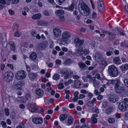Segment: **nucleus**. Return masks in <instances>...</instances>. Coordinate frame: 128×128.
Wrapping results in <instances>:
<instances>
[{
    "instance_id": "1",
    "label": "nucleus",
    "mask_w": 128,
    "mask_h": 128,
    "mask_svg": "<svg viewBox=\"0 0 128 128\" xmlns=\"http://www.w3.org/2000/svg\"><path fill=\"white\" fill-rule=\"evenodd\" d=\"M110 82L113 85H114V89L116 92L118 93H121L124 90V88L123 86L120 84L121 83L120 80L118 78L110 80Z\"/></svg>"
},
{
    "instance_id": "2",
    "label": "nucleus",
    "mask_w": 128,
    "mask_h": 128,
    "mask_svg": "<svg viewBox=\"0 0 128 128\" xmlns=\"http://www.w3.org/2000/svg\"><path fill=\"white\" fill-rule=\"evenodd\" d=\"M78 8H81L82 10L84 11L82 14L84 16H87L90 13V10L88 7L84 2L82 0H80V4L78 6Z\"/></svg>"
},
{
    "instance_id": "3",
    "label": "nucleus",
    "mask_w": 128,
    "mask_h": 128,
    "mask_svg": "<svg viewBox=\"0 0 128 128\" xmlns=\"http://www.w3.org/2000/svg\"><path fill=\"white\" fill-rule=\"evenodd\" d=\"M71 34L68 32H64L62 34V38L60 40L61 44L64 45L67 44L69 43L70 41L68 39L70 38Z\"/></svg>"
},
{
    "instance_id": "4",
    "label": "nucleus",
    "mask_w": 128,
    "mask_h": 128,
    "mask_svg": "<svg viewBox=\"0 0 128 128\" xmlns=\"http://www.w3.org/2000/svg\"><path fill=\"white\" fill-rule=\"evenodd\" d=\"M61 73L62 74L65 75L64 77V79H67L69 78H71L73 74V71L69 68L62 70Z\"/></svg>"
},
{
    "instance_id": "5",
    "label": "nucleus",
    "mask_w": 128,
    "mask_h": 128,
    "mask_svg": "<svg viewBox=\"0 0 128 128\" xmlns=\"http://www.w3.org/2000/svg\"><path fill=\"white\" fill-rule=\"evenodd\" d=\"M108 71L110 76L112 77L116 76L118 74V72L117 68L113 65L109 66Z\"/></svg>"
},
{
    "instance_id": "6",
    "label": "nucleus",
    "mask_w": 128,
    "mask_h": 128,
    "mask_svg": "<svg viewBox=\"0 0 128 128\" xmlns=\"http://www.w3.org/2000/svg\"><path fill=\"white\" fill-rule=\"evenodd\" d=\"M13 77V73L10 71H8L4 74V77L5 81L10 82L12 80Z\"/></svg>"
},
{
    "instance_id": "7",
    "label": "nucleus",
    "mask_w": 128,
    "mask_h": 128,
    "mask_svg": "<svg viewBox=\"0 0 128 128\" xmlns=\"http://www.w3.org/2000/svg\"><path fill=\"white\" fill-rule=\"evenodd\" d=\"M26 73L24 71L21 70L18 71L16 75V78L18 80H22L25 78Z\"/></svg>"
},
{
    "instance_id": "8",
    "label": "nucleus",
    "mask_w": 128,
    "mask_h": 128,
    "mask_svg": "<svg viewBox=\"0 0 128 128\" xmlns=\"http://www.w3.org/2000/svg\"><path fill=\"white\" fill-rule=\"evenodd\" d=\"M74 43L75 47H78V46H80L83 44L84 40H80L77 37L74 39Z\"/></svg>"
},
{
    "instance_id": "9",
    "label": "nucleus",
    "mask_w": 128,
    "mask_h": 128,
    "mask_svg": "<svg viewBox=\"0 0 128 128\" xmlns=\"http://www.w3.org/2000/svg\"><path fill=\"white\" fill-rule=\"evenodd\" d=\"M128 107L127 104L124 102H120L118 106V108L121 111H124L126 110Z\"/></svg>"
},
{
    "instance_id": "10",
    "label": "nucleus",
    "mask_w": 128,
    "mask_h": 128,
    "mask_svg": "<svg viewBox=\"0 0 128 128\" xmlns=\"http://www.w3.org/2000/svg\"><path fill=\"white\" fill-rule=\"evenodd\" d=\"M54 36L56 38H59L61 35V31L58 28H54L53 29Z\"/></svg>"
},
{
    "instance_id": "11",
    "label": "nucleus",
    "mask_w": 128,
    "mask_h": 128,
    "mask_svg": "<svg viewBox=\"0 0 128 128\" xmlns=\"http://www.w3.org/2000/svg\"><path fill=\"white\" fill-rule=\"evenodd\" d=\"M75 54L78 56H80L83 55V48L81 47H79L76 48Z\"/></svg>"
},
{
    "instance_id": "12",
    "label": "nucleus",
    "mask_w": 128,
    "mask_h": 128,
    "mask_svg": "<svg viewBox=\"0 0 128 128\" xmlns=\"http://www.w3.org/2000/svg\"><path fill=\"white\" fill-rule=\"evenodd\" d=\"M32 121L34 123L37 124H41L43 122L42 119L40 117L34 118Z\"/></svg>"
},
{
    "instance_id": "13",
    "label": "nucleus",
    "mask_w": 128,
    "mask_h": 128,
    "mask_svg": "<svg viewBox=\"0 0 128 128\" xmlns=\"http://www.w3.org/2000/svg\"><path fill=\"white\" fill-rule=\"evenodd\" d=\"M118 100V98L117 96H111L110 98V101L112 103H114L117 102Z\"/></svg>"
},
{
    "instance_id": "14",
    "label": "nucleus",
    "mask_w": 128,
    "mask_h": 128,
    "mask_svg": "<svg viewBox=\"0 0 128 128\" xmlns=\"http://www.w3.org/2000/svg\"><path fill=\"white\" fill-rule=\"evenodd\" d=\"M94 56L96 59L99 60V62L101 60L102 57V54L100 52H97Z\"/></svg>"
},
{
    "instance_id": "15",
    "label": "nucleus",
    "mask_w": 128,
    "mask_h": 128,
    "mask_svg": "<svg viewBox=\"0 0 128 128\" xmlns=\"http://www.w3.org/2000/svg\"><path fill=\"white\" fill-rule=\"evenodd\" d=\"M36 94L40 97H42L44 94L43 90L40 89H36L35 90Z\"/></svg>"
},
{
    "instance_id": "16",
    "label": "nucleus",
    "mask_w": 128,
    "mask_h": 128,
    "mask_svg": "<svg viewBox=\"0 0 128 128\" xmlns=\"http://www.w3.org/2000/svg\"><path fill=\"white\" fill-rule=\"evenodd\" d=\"M92 78L90 75H87L86 76H83L82 77V79L84 82H87L89 80L91 81L92 80Z\"/></svg>"
},
{
    "instance_id": "17",
    "label": "nucleus",
    "mask_w": 128,
    "mask_h": 128,
    "mask_svg": "<svg viewBox=\"0 0 128 128\" xmlns=\"http://www.w3.org/2000/svg\"><path fill=\"white\" fill-rule=\"evenodd\" d=\"M91 82L93 83V86L96 87L98 86L100 84V82L97 80H96L94 77L92 78L91 80Z\"/></svg>"
},
{
    "instance_id": "18",
    "label": "nucleus",
    "mask_w": 128,
    "mask_h": 128,
    "mask_svg": "<svg viewBox=\"0 0 128 128\" xmlns=\"http://www.w3.org/2000/svg\"><path fill=\"white\" fill-rule=\"evenodd\" d=\"M37 54L35 52H33L30 55V60H36L37 58Z\"/></svg>"
},
{
    "instance_id": "19",
    "label": "nucleus",
    "mask_w": 128,
    "mask_h": 128,
    "mask_svg": "<svg viewBox=\"0 0 128 128\" xmlns=\"http://www.w3.org/2000/svg\"><path fill=\"white\" fill-rule=\"evenodd\" d=\"M68 122L66 125L69 126L72 124L73 123V119L72 117L70 116H69L68 118Z\"/></svg>"
},
{
    "instance_id": "20",
    "label": "nucleus",
    "mask_w": 128,
    "mask_h": 128,
    "mask_svg": "<svg viewBox=\"0 0 128 128\" xmlns=\"http://www.w3.org/2000/svg\"><path fill=\"white\" fill-rule=\"evenodd\" d=\"M38 24L39 26H47L48 24L47 22L43 20L38 21Z\"/></svg>"
},
{
    "instance_id": "21",
    "label": "nucleus",
    "mask_w": 128,
    "mask_h": 128,
    "mask_svg": "<svg viewBox=\"0 0 128 128\" xmlns=\"http://www.w3.org/2000/svg\"><path fill=\"white\" fill-rule=\"evenodd\" d=\"M114 62L116 64H120V60L119 57H116L113 58Z\"/></svg>"
},
{
    "instance_id": "22",
    "label": "nucleus",
    "mask_w": 128,
    "mask_h": 128,
    "mask_svg": "<svg viewBox=\"0 0 128 128\" xmlns=\"http://www.w3.org/2000/svg\"><path fill=\"white\" fill-rule=\"evenodd\" d=\"M55 13L56 16H59L64 14V12L63 10H57Z\"/></svg>"
},
{
    "instance_id": "23",
    "label": "nucleus",
    "mask_w": 128,
    "mask_h": 128,
    "mask_svg": "<svg viewBox=\"0 0 128 128\" xmlns=\"http://www.w3.org/2000/svg\"><path fill=\"white\" fill-rule=\"evenodd\" d=\"M68 116L66 114H61L60 116V119L61 122L67 118Z\"/></svg>"
},
{
    "instance_id": "24",
    "label": "nucleus",
    "mask_w": 128,
    "mask_h": 128,
    "mask_svg": "<svg viewBox=\"0 0 128 128\" xmlns=\"http://www.w3.org/2000/svg\"><path fill=\"white\" fill-rule=\"evenodd\" d=\"M81 86L80 82L78 80H76L74 82V86L77 88H80Z\"/></svg>"
},
{
    "instance_id": "25",
    "label": "nucleus",
    "mask_w": 128,
    "mask_h": 128,
    "mask_svg": "<svg viewBox=\"0 0 128 128\" xmlns=\"http://www.w3.org/2000/svg\"><path fill=\"white\" fill-rule=\"evenodd\" d=\"M41 17V15L40 14H35L32 16V19L34 20L38 19Z\"/></svg>"
},
{
    "instance_id": "26",
    "label": "nucleus",
    "mask_w": 128,
    "mask_h": 128,
    "mask_svg": "<svg viewBox=\"0 0 128 128\" xmlns=\"http://www.w3.org/2000/svg\"><path fill=\"white\" fill-rule=\"evenodd\" d=\"M8 44L10 46V48L13 51H14L15 50L16 46L14 43L12 42H9Z\"/></svg>"
},
{
    "instance_id": "27",
    "label": "nucleus",
    "mask_w": 128,
    "mask_h": 128,
    "mask_svg": "<svg viewBox=\"0 0 128 128\" xmlns=\"http://www.w3.org/2000/svg\"><path fill=\"white\" fill-rule=\"evenodd\" d=\"M22 82V81H20L16 83V88L18 89H20L21 86H22L23 84Z\"/></svg>"
},
{
    "instance_id": "28",
    "label": "nucleus",
    "mask_w": 128,
    "mask_h": 128,
    "mask_svg": "<svg viewBox=\"0 0 128 128\" xmlns=\"http://www.w3.org/2000/svg\"><path fill=\"white\" fill-rule=\"evenodd\" d=\"M78 65L80 67L82 70H85L86 68V66L85 64L82 62H80L78 63Z\"/></svg>"
},
{
    "instance_id": "29",
    "label": "nucleus",
    "mask_w": 128,
    "mask_h": 128,
    "mask_svg": "<svg viewBox=\"0 0 128 128\" xmlns=\"http://www.w3.org/2000/svg\"><path fill=\"white\" fill-rule=\"evenodd\" d=\"M39 45L40 46L42 49H44L48 45V44L46 42H44L40 44Z\"/></svg>"
},
{
    "instance_id": "30",
    "label": "nucleus",
    "mask_w": 128,
    "mask_h": 128,
    "mask_svg": "<svg viewBox=\"0 0 128 128\" xmlns=\"http://www.w3.org/2000/svg\"><path fill=\"white\" fill-rule=\"evenodd\" d=\"M98 9L99 11H102V10L103 9L104 6L103 2H102L101 4L98 3Z\"/></svg>"
},
{
    "instance_id": "31",
    "label": "nucleus",
    "mask_w": 128,
    "mask_h": 128,
    "mask_svg": "<svg viewBox=\"0 0 128 128\" xmlns=\"http://www.w3.org/2000/svg\"><path fill=\"white\" fill-rule=\"evenodd\" d=\"M109 37L111 39H114L116 36L115 34L114 33L110 32L108 34Z\"/></svg>"
},
{
    "instance_id": "32",
    "label": "nucleus",
    "mask_w": 128,
    "mask_h": 128,
    "mask_svg": "<svg viewBox=\"0 0 128 128\" xmlns=\"http://www.w3.org/2000/svg\"><path fill=\"white\" fill-rule=\"evenodd\" d=\"M36 75L32 73L29 74L28 76L31 80H33L36 77Z\"/></svg>"
},
{
    "instance_id": "33",
    "label": "nucleus",
    "mask_w": 128,
    "mask_h": 128,
    "mask_svg": "<svg viewBox=\"0 0 128 128\" xmlns=\"http://www.w3.org/2000/svg\"><path fill=\"white\" fill-rule=\"evenodd\" d=\"M65 93L66 94V96H65V98L66 99H68L70 98V91L69 90H66L65 91Z\"/></svg>"
},
{
    "instance_id": "34",
    "label": "nucleus",
    "mask_w": 128,
    "mask_h": 128,
    "mask_svg": "<svg viewBox=\"0 0 128 128\" xmlns=\"http://www.w3.org/2000/svg\"><path fill=\"white\" fill-rule=\"evenodd\" d=\"M97 119L96 118H93V117H91L90 118V122L92 124H94L96 123L97 122Z\"/></svg>"
},
{
    "instance_id": "35",
    "label": "nucleus",
    "mask_w": 128,
    "mask_h": 128,
    "mask_svg": "<svg viewBox=\"0 0 128 128\" xmlns=\"http://www.w3.org/2000/svg\"><path fill=\"white\" fill-rule=\"evenodd\" d=\"M116 29L119 31V34L122 36L124 35V34L122 30L120 28H119L118 27H117L116 28Z\"/></svg>"
},
{
    "instance_id": "36",
    "label": "nucleus",
    "mask_w": 128,
    "mask_h": 128,
    "mask_svg": "<svg viewBox=\"0 0 128 128\" xmlns=\"http://www.w3.org/2000/svg\"><path fill=\"white\" fill-rule=\"evenodd\" d=\"M71 63V60L70 59H67L64 62V65H68Z\"/></svg>"
},
{
    "instance_id": "37",
    "label": "nucleus",
    "mask_w": 128,
    "mask_h": 128,
    "mask_svg": "<svg viewBox=\"0 0 128 128\" xmlns=\"http://www.w3.org/2000/svg\"><path fill=\"white\" fill-rule=\"evenodd\" d=\"M89 52L90 51L88 49H86L84 50L83 49V54H84L85 55H86L87 54H88Z\"/></svg>"
},
{
    "instance_id": "38",
    "label": "nucleus",
    "mask_w": 128,
    "mask_h": 128,
    "mask_svg": "<svg viewBox=\"0 0 128 128\" xmlns=\"http://www.w3.org/2000/svg\"><path fill=\"white\" fill-rule=\"evenodd\" d=\"M60 76L58 74H54L53 76V79L56 80H58L60 78Z\"/></svg>"
},
{
    "instance_id": "39",
    "label": "nucleus",
    "mask_w": 128,
    "mask_h": 128,
    "mask_svg": "<svg viewBox=\"0 0 128 128\" xmlns=\"http://www.w3.org/2000/svg\"><path fill=\"white\" fill-rule=\"evenodd\" d=\"M74 8V5L73 3H72L68 7V10L72 11Z\"/></svg>"
},
{
    "instance_id": "40",
    "label": "nucleus",
    "mask_w": 128,
    "mask_h": 128,
    "mask_svg": "<svg viewBox=\"0 0 128 128\" xmlns=\"http://www.w3.org/2000/svg\"><path fill=\"white\" fill-rule=\"evenodd\" d=\"M23 99L24 98L22 96L18 97L16 99V100L19 102H24Z\"/></svg>"
},
{
    "instance_id": "41",
    "label": "nucleus",
    "mask_w": 128,
    "mask_h": 128,
    "mask_svg": "<svg viewBox=\"0 0 128 128\" xmlns=\"http://www.w3.org/2000/svg\"><path fill=\"white\" fill-rule=\"evenodd\" d=\"M73 82V80H71L70 79L69 80H68V81H67L64 83V84L66 86H68L69 84L72 83Z\"/></svg>"
},
{
    "instance_id": "42",
    "label": "nucleus",
    "mask_w": 128,
    "mask_h": 128,
    "mask_svg": "<svg viewBox=\"0 0 128 128\" xmlns=\"http://www.w3.org/2000/svg\"><path fill=\"white\" fill-rule=\"evenodd\" d=\"M50 47V48H52L54 46V42L52 40H50L49 42Z\"/></svg>"
},
{
    "instance_id": "43",
    "label": "nucleus",
    "mask_w": 128,
    "mask_h": 128,
    "mask_svg": "<svg viewBox=\"0 0 128 128\" xmlns=\"http://www.w3.org/2000/svg\"><path fill=\"white\" fill-rule=\"evenodd\" d=\"M115 121L114 119L113 118H110L108 120V122L110 123H113Z\"/></svg>"
},
{
    "instance_id": "44",
    "label": "nucleus",
    "mask_w": 128,
    "mask_h": 128,
    "mask_svg": "<svg viewBox=\"0 0 128 128\" xmlns=\"http://www.w3.org/2000/svg\"><path fill=\"white\" fill-rule=\"evenodd\" d=\"M57 2H58V4L61 5L64 2H65L66 0H56Z\"/></svg>"
},
{
    "instance_id": "45",
    "label": "nucleus",
    "mask_w": 128,
    "mask_h": 128,
    "mask_svg": "<svg viewBox=\"0 0 128 128\" xmlns=\"http://www.w3.org/2000/svg\"><path fill=\"white\" fill-rule=\"evenodd\" d=\"M1 124L2 125L3 128H6L7 126L5 122L2 121L1 123Z\"/></svg>"
},
{
    "instance_id": "46",
    "label": "nucleus",
    "mask_w": 128,
    "mask_h": 128,
    "mask_svg": "<svg viewBox=\"0 0 128 128\" xmlns=\"http://www.w3.org/2000/svg\"><path fill=\"white\" fill-rule=\"evenodd\" d=\"M25 126L23 123H21L20 124L16 127V128H25Z\"/></svg>"
},
{
    "instance_id": "47",
    "label": "nucleus",
    "mask_w": 128,
    "mask_h": 128,
    "mask_svg": "<svg viewBox=\"0 0 128 128\" xmlns=\"http://www.w3.org/2000/svg\"><path fill=\"white\" fill-rule=\"evenodd\" d=\"M121 46L126 48H128V44H126L124 42H122L120 44Z\"/></svg>"
},
{
    "instance_id": "48",
    "label": "nucleus",
    "mask_w": 128,
    "mask_h": 128,
    "mask_svg": "<svg viewBox=\"0 0 128 128\" xmlns=\"http://www.w3.org/2000/svg\"><path fill=\"white\" fill-rule=\"evenodd\" d=\"M58 88L60 89H62L64 88V85L62 83H60L58 86Z\"/></svg>"
},
{
    "instance_id": "49",
    "label": "nucleus",
    "mask_w": 128,
    "mask_h": 128,
    "mask_svg": "<svg viewBox=\"0 0 128 128\" xmlns=\"http://www.w3.org/2000/svg\"><path fill=\"white\" fill-rule=\"evenodd\" d=\"M112 112V110L111 108H109L107 109L106 111V113L107 114H110Z\"/></svg>"
},
{
    "instance_id": "50",
    "label": "nucleus",
    "mask_w": 128,
    "mask_h": 128,
    "mask_svg": "<svg viewBox=\"0 0 128 128\" xmlns=\"http://www.w3.org/2000/svg\"><path fill=\"white\" fill-rule=\"evenodd\" d=\"M10 1L12 4H16L18 3L19 0H8Z\"/></svg>"
},
{
    "instance_id": "51",
    "label": "nucleus",
    "mask_w": 128,
    "mask_h": 128,
    "mask_svg": "<svg viewBox=\"0 0 128 128\" xmlns=\"http://www.w3.org/2000/svg\"><path fill=\"white\" fill-rule=\"evenodd\" d=\"M100 64L101 65L105 66L106 65V62L105 60L102 61L101 60H100Z\"/></svg>"
},
{
    "instance_id": "52",
    "label": "nucleus",
    "mask_w": 128,
    "mask_h": 128,
    "mask_svg": "<svg viewBox=\"0 0 128 128\" xmlns=\"http://www.w3.org/2000/svg\"><path fill=\"white\" fill-rule=\"evenodd\" d=\"M21 34V33L20 32H16L15 33L14 36L16 37H18L20 36Z\"/></svg>"
},
{
    "instance_id": "53",
    "label": "nucleus",
    "mask_w": 128,
    "mask_h": 128,
    "mask_svg": "<svg viewBox=\"0 0 128 128\" xmlns=\"http://www.w3.org/2000/svg\"><path fill=\"white\" fill-rule=\"evenodd\" d=\"M95 77L96 78L100 80H101L102 79V78L100 76V74H96Z\"/></svg>"
},
{
    "instance_id": "54",
    "label": "nucleus",
    "mask_w": 128,
    "mask_h": 128,
    "mask_svg": "<svg viewBox=\"0 0 128 128\" xmlns=\"http://www.w3.org/2000/svg\"><path fill=\"white\" fill-rule=\"evenodd\" d=\"M5 112L6 115V116H8L9 115L10 112L9 111L8 109L6 108L5 109Z\"/></svg>"
},
{
    "instance_id": "55",
    "label": "nucleus",
    "mask_w": 128,
    "mask_h": 128,
    "mask_svg": "<svg viewBox=\"0 0 128 128\" xmlns=\"http://www.w3.org/2000/svg\"><path fill=\"white\" fill-rule=\"evenodd\" d=\"M32 36L33 37H34L36 36V31H34L32 32L31 33Z\"/></svg>"
},
{
    "instance_id": "56",
    "label": "nucleus",
    "mask_w": 128,
    "mask_h": 128,
    "mask_svg": "<svg viewBox=\"0 0 128 128\" xmlns=\"http://www.w3.org/2000/svg\"><path fill=\"white\" fill-rule=\"evenodd\" d=\"M113 54L112 51H108L106 53V54L107 56H110L112 55Z\"/></svg>"
},
{
    "instance_id": "57",
    "label": "nucleus",
    "mask_w": 128,
    "mask_h": 128,
    "mask_svg": "<svg viewBox=\"0 0 128 128\" xmlns=\"http://www.w3.org/2000/svg\"><path fill=\"white\" fill-rule=\"evenodd\" d=\"M124 82L126 86L128 88V79H125L124 80Z\"/></svg>"
},
{
    "instance_id": "58",
    "label": "nucleus",
    "mask_w": 128,
    "mask_h": 128,
    "mask_svg": "<svg viewBox=\"0 0 128 128\" xmlns=\"http://www.w3.org/2000/svg\"><path fill=\"white\" fill-rule=\"evenodd\" d=\"M44 14L46 16H48L50 15L49 12L46 10H45L44 11Z\"/></svg>"
},
{
    "instance_id": "59",
    "label": "nucleus",
    "mask_w": 128,
    "mask_h": 128,
    "mask_svg": "<svg viewBox=\"0 0 128 128\" xmlns=\"http://www.w3.org/2000/svg\"><path fill=\"white\" fill-rule=\"evenodd\" d=\"M7 44V42L6 40H5L4 42L2 43V46L4 48L6 47Z\"/></svg>"
},
{
    "instance_id": "60",
    "label": "nucleus",
    "mask_w": 128,
    "mask_h": 128,
    "mask_svg": "<svg viewBox=\"0 0 128 128\" xmlns=\"http://www.w3.org/2000/svg\"><path fill=\"white\" fill-rule=\"evenodd\" d=\"M78 100V97L76 96H74V98L71 100V102H72L74 101V102H76Z\"/></svg>"
},
{
    "instance_id": "61",
    "label": "nucleus",
    "mask_w": 128,
    "mask_h": 128,
    "mask_svg": "<svg viewBox=\"0 0 128 128\" xmlns=\"http://www.w3.org/2000/svg\"><path fill=\"white\" fill-rule=\"evenodd\" d=\"M56 64L58 65H60L61 63V61L59 60H57L56 61Z\"/></svg>"
},
{
    "instance_id": "62",
    "label": "nucleus",
    "mask_w": 128,
    "mask_h": 128,
    "mask_svg": "<svg viewBox=\"0 0 128 128\" xmlns=\"http://www.w3.org/2000/svg\"><path fill=\"white\" fill-rule=\"evenodd\" d=\"M18 24H14L13 26L14 29H13V30L14 29H17L18 26Z\"/></svg>"
},
{
    "instance_id": "63",
    "label": "nucleus",
    "mask_w": 128,
    "mask_h": 128,
    "mask_svg": "<svg viewBox=\"0 0 128 128\" xmlns=\"http://www.w3.org/2000/svg\"><path fill=\"white\" fill-rule=\"evenodd\" d=\"M36 106V104L34 103H32L30 104V107L31 108H35V107Z\"/></svg>"
},
{
    "instance_id": "64",
    "label": "nucleus",
    "mask_w": 128,
    "mask_h": 128,
    "mask_svg": "<svg viewBox=\"0 0 128 128\" xmlns=\"http://www.w3.org/2000/svg\"><path fill=\"white\" fill-rule=\"evenodd\" d=\"M88 126L87 124H83L81 128H88Z\"/></svg>"
}]
</instances>
